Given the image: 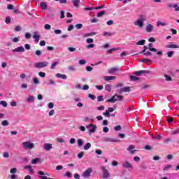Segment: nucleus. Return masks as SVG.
<instances>
[{
    "mask_svg": "<svg viewBox=\"0 0 179 179\" xmlns=\"http://www.w3.org/2000/svg\"><path fill=\"white\" fill-rule=\"evenodd\" d=\"M146 20V15H140L139 18L134 22V26H138L140 29L143 27L144 22Z\"/></svg>",
    "mask_w": 179,
    "mask_h": 179,
    "instance_id": "obj_1",
    "label": "nucleus"
},
{
    "mask_svg": "<svg viewBox=\"0 0 179 179\" xmlns=\"http://www.w3.org/2000/svg\"><path fill=\"white\" fill-rule=\"evenodd\" d=\"M122 96L115 94L110 99H107L106 103H115V101H122Z\"/></svg>",
    "mask_w": 179,
    "mask_h": 179,
    "instance_id": "obj_2",
    "label": "nucleus"
},
{
    "mask_svg": "<svg viewBox=\"0 0 179 179\" xmlns=\"http://www.w3.org/2000/svg\"><path fill=\"white\" fill-rule=\"evenodd\" d=\"M48 64L49 63L47 61L39 62L34 64V68H36L37 69H41V68H47Z\"/></svg>",
    "mask_w": 179,
    "mask_h": 179,
    "instance_id": "obj_3",
    "label": "nucleus"
},
{
    "mask_svg": "<svg viewBox=\"0 0 179 179\" xmlns=\"http://www.w3.org/2000/svg\"><path fill=\"white\" fill-rule=\"evenodd\" d=\"M87 129H89L90 134H94L97 129V126L96 124H90L86 126Z\"/></svg>",
    "mask_w": 179,
    "mask_h": 179,
    "instance_id": "obj_4",
    "label": "nucleus"
},
{
    "mask_svg": "<svg viewBox=\"0 0 179 179\" xmlns=\"http://www.w3.org/2000/svg\"><path fill=\"white\" fill-rule=\"evenodd\" d=\"M101 170L103 171V178L104 179L110 178V172H108V170H107L106 166H102Z\"/></svg>",
    "mask_w": 179,
    "mask_h": 179,
    "instance_id": "obj_5",
    "label": "nucleus"
},
{
    "mask_svg": "<svg viewBox=\"0 0 179 179\" xmlns=\"http://www.w3.org/2000/svg\"><path fill=\"white\" fill-rule=\"evenodd\" d=\"M93 171V170L92 169V168H89L87 170H85V171H84L83 173V177L84 178H89L90 177V174H92V172Z\"/></svg>",
    "mask_w": 179,
    "mask_h": 179,
    "instance_id": "obj_6",
    "label": "nucleus"
},
{
    "mask_svg": "<svg viewBox=\"0 0 179 179\" xmlns=\"http://www.w3.org/2000/svg\"><path fill=\"white\" fill-rule=\"evenodd\" d=\"M38 178L40 179H54V178H47V176H49L48 173H44V171H39L38 172Z\"/></svg>",
    "mask_w": 179,
    "mask_h": 179,
    "instance_id": "obj_7",
    "label": "nucleus"
},
{
    "mask_svg": "<svg viewBox=\"0 0 179 179\" xmlns=\"http://www.w3.org/2000/svg\"><path fill=\"white\" fill-rule=\"evenodd\" d=\"M22 145L24 148V149H33V146H34V144L31 143L30 142H23Z\"/></svg>",
    "mask_w": 179,
    "mask_h": 179,
    "instance_id": "obj_8",
    "label": "nucleus"
},
{
    "mask_svg": "<svg viewBox=\"0 0 179 179\" xmlns=\"http://www.w3.org/2000/svg\"><path fill=\"white\" fill-rule=\"evenodd\" d=\"M115 89H120V90H129V87H124L122 83H117L115 85Z\"/></svg>",
    "mask_w": 179,
    "mask_h": 179,
    "instance_id": "obj_9",
    "label": "nucleus"
},
{
    "mask_svg": "<svg viewBox=\"0 0 179 179\" xmlns=\"http://www.w3.org/2000/svg\"><path fill=\"white\" fill-rule=\"evenodd\" d=\"M122 166L124 169H130L131 170L134 169L132 164L129 163L128 161L124 162Z\"/></svg>",
    "mask_w": 179,
    "mask_h": 179,
    "instance_id": "obj_10",
    "label": "nucleus"
},
{
    "mask_svg": "<svg viewBox=\"0 0 179 179\" xmlns=\"http://www.w3.org/2000/svg\"><path fill=\"white\" fill-rule=\"evenodd\" d=\"M120 71H121V69L118 68V67H113L111 69H110L108 72V73H110V75H114V73H115V72H120Z\"/></svg>",
    "mask_w": 179,
    "mask_h": 179,
    "instance_id": "obj_11",
    "label": "nucleus"
},
{
    "mask_svg": "<svg viewBox=\"0 0 179 179\" xmlns=\"http://www.w3.org/2000/svg\"><path fill=\"white\" fill-rule=\"evenodd\" d=\"M150 73V72L149 71L142 70V71H135L134 73V75H136L137 76H141V75H143V73L148 74V73Z\"/></svg>",
    "mask_w": 179,
    "mask_h": 179,
    "instance_id": "obj_12",
    "label": "nucleus"
},
{
    "mask_svg": "<svg viewBox=\"0 0 179 179\" xmlns=\"http://www.w3.org/2000/svg\"><path fill=\"white\" fill-rule=\"evenodd\" d=\"M103 142H120V140L117 138H113L110 137H105L103 138Z\"/></svg>",
    "mask_w": 179,
    "mask_h": 179,
    "instance_id": "obj_13",
    "label": "nucleus"
},
{
    "mask_svg": "<svg viewBox=\"0 0 179 179\" xmlns=\"http://www.w3.org/2000/svg\"><path fill=\"white\" fill-rule=\"evenodd\" d=\"M56 78L58 79H63L64 80H66V79H68V76H66V75L61 74L59 73L56 74Z\"/></svg>",
    "mask_w": 179,
    "mask_h": 179,
    "instance_id": "obj_14",
    "label": "nucleus"
},
{
    "mask_svg": "<svg viewBox=\"0 0 179 179\" xmlns=\"http://www.w3.org/2000/svg\"><path fill=\"white\" fill-rule=\"evenodd\" d=\"M24 48H23V46H20L14 50H12V52H24Z\"/></svg>",
    "mask_w": 179,
    "mask_h": 179,
    "instance_id": "obj_15",
    "label": "nucleus"
},
{
    "mask_svg": "<svg viewBox=\"0 0 179 179\" xmlns=\"http://www.w3.org/2000/svg\"><path fill=\"white\" fill-rule=\"evenodd\" d=\"M145 30L147 33H152L153 31V25L152 24H147Z\"/></svg>",
    "mask_w": 179,
    "mask_h": 179,
    "instance_id": "obj_16",
    "label": "nucleus"
},
{
    "mask_svg": "<svg viewBox=\"0 0 179 179\" xmlns=\"http://www.w3.org/2000/svg\"><path fill=\"white\" fill-rule=\"evenodd\" d=\"M165 48H179V46H178V45L173 44L172 43H171L166 45Z\"/></svg>",
    "mask_w": 179,
    "mask_h": 179,
    "instance_id": "obj_17",
    "label": "nucleus"
},
{
    "mask_svg": "<svg viewBox=\"0 0 179 179\" xmlns=\"http://www.w3.org/2000/svg\"><path fill=\"white\" fill-rule=\"evenodd\" d=\"M43 148L45 149V150L47 151L51 150L52 148V145H51L50 143H45L43 145Z\"/></svg>",
    "mask_w": 179,
    "mask_h": 179,
    "instance_id": "obj_18",
    "label": "nucleus"
},
{
    "mask_svg": "<svg viewBox=\"0 0 179 179\" xmlns=\"http://www.w3.org/2000/svg\"><path fill=\"white\" fill-rule=\"evenodd\" d=\"M169 8H174L176 12H179V6L178 4H168Z\"/></svg>",
    "mask_w": 179,
    "mask_h": 179,
    "instance_id": "obj_19",
    "label": "nucleus"
},
{
    "mask_svg": "<svg viewBox=\"0 0 179 179\" xmlns=\"http://www.w3.org/2000/svg\"><path fill=\"white\" fill-rule=\"evenodd\" d=\"M72 3L75 8H79V5H80V0H72Z\"/></svg>",
    "mask_w": 179,
    "mask_h": 179,
    "instance_id": "obj_20",
    "label": "nucleus"
},
{
    "mask_svg": "<svg viewBox=\"0 0 179 179\" xmlns=\"http://www.w3.org/2000/svg\"><path fill=\"white\" fill-rule=\"evenodd\" d=\"M146 50H148V46H144V49L142 51L143 54H144V55H152V52L146 51Z\"/></svg>",
    "mask_w": 179,
    "mask_h": 179,
    "instance_id": "obj_21",
    "label": "nucleus"
},
{
    "mask_svg": "<svg viewBox=\"0 0 179 179\" xmlns=\"http://www.w3.org/2000/svg\"><path fill=\"white\" fill-rule=\"evenodd\" d=\"M103 79L106 82H110V80H114V79H115V76H104Z\"/></svg>",
    "mask_w": 179,
    "mask_h": 179,
    "instance_id": "obj_22",
    "label": "nucleus"
},
{
    "mask_svg": "<svg viewBox=\"0 0 179 179\" xmlns=\"http://www.w3.org/2000/svg\"><path fill=\"white\" fill-rule=\"evenodd\" d=\"M33 38L35 39L36 43H38V41H40V36L37 35L36 32L34 33Z\"/></svg>",
    "mask_w": 179,
    "mask_h": 179,
    "instance_id": "obj_23",
    "label": "nucleus"
},
{
    "mask_svg": "<svg viewBox=\"0 0 179 179\" xmlns=\"http://www.w3.org/2000/svg\"><path fill=\"white\" fill-rule=\"evenodd\" d=\"M148 47H149V50L152 51V52H156V51H157V49L152 48L153 43H149Z\"/></svg>",
    "mask_w": 179,
    "mask_h": 179,
    "instance_id": "obj_24",
    "label": "nucleus"
},
{
    "mask_svg": "<svg viewBox=\"0 0 179 179\" xmlns=\"http://www.w3.org/2000/svg\"><path fill=\"white\" fill-rule=\"evenodd\" d=\"M25 170H28L31 174H33L34 173V170H33V168H31V166H24Z\"/></svg>",
    "mask_w": 179,
    "mask_h": 179,
    "instance_id": "obj_25",
    "label": "nucleus"
},
{
    "mask_svg": "<svg viewBox=\"0 0 179 179\" xmlns=\"http://www.w3.org/2000/svg\"><path fill=\"white\" fill-rule=\"evenodd\" d=\"M130 80L131 82H136V80H139V77H136L135 76H130Z\"/></svg>",
    "mask_w": 179,
    "mask_h": 179,
    "instance_id": "obj_26",
    "label": "nucleus"
},
{
    "mask_svg": "<svg viewBox=\"0 0 179 179\" xmlns=\"http://www.w3.org/2000/svg\"><path fill=\"white\" fill-rule=\"evenodd\" d=\"M41 8L43 9V10H45V9H47V3L41 2Z\"/></svg>",
    "mask_w": 179,
    "mask_h": 179,
    "instance_id": "obj_27",
    "label": "nucleus"
},
{
    "mask_svg": "<svg viewBox=\"0 0 179 179\" xmlns=\"http://www.w3.org/2000/svg\"><path fill=\"white\" fill-rule=\"evenodd\" d=\"M92 148V144L90 143H87L84 146V150H89Z\"/></svg>",
    "mask_w": 179,
    "mask_h": 179,
    "instance_id": "obj_28",
    "label": "nucleus"
},
{
    "mask_svg": "<svg viewBox=\"0 0 179 179\" xmlns=\"http://www.w3.org/2000/svg\"><path fill=\"white\" fill-rule=\"evenodd\" d=\"M58 64H59V62L58 61L53 62L50 66V69H55V67L57 65H58Z\"/></svg>",
    "mask_w": 179,
    "mask_h": 179,
    "instance_id": "obj_29",
    "label": "nucleus"
},
{
    "mask_svg": "<svg viewBox=\"0 0 179 179\" xmlns=\"http://www.w3.org/2000/svg\"><path fill=\"white\" fill-rule=\"evenodd\" d=\"M40 162H41L40 158H35V159L31 160V164H37V163H40Z\"/></svg>",
    "mask_w": 179,
    "mask_h": 179,
    "instance_id": "obj_30",
    "label": "nucleus"
},
{
    "mask_svg": "<svg viewBox=\"0 0 179 179\" xmlns=\"http://www.w3.org/2000/svg\"><path fill=\"white\" fill-rule=\"evenodd\" d=\"M27 103H31L32 101H34V96H29L27 100H26Z\"/></svg>",
    "mask_w": 179,
    "mask_h": 179,
    "instance_id": "obj_31",
    "label": "nucleus"
},
{
    "mask_svg": "<svg viewBox=\"0 0 179 179\" xmlns=\"http://www.w3.org/2000/svg\"><path fill=\"white\" fill-rule=\"evenodd\" d=\"M160 26H167V24L165 22H162L160 21L157 22V27H160Z\"/></svg>",
    "mask_w": 179,
    "mask_h": 179,
    "instance_id": "obj_32",
    "label": "nucleus"
},
{
    "mask_svg": "<svg viewBox=\"0 0 179 179\" xmlns=\"http://www.w3.org/2000/svg\"><path fill=\"white\" fill-rule=\"evenodd\" d=\"M96 32H91V33L85 34L84 35V37H90L92 36H96Z\"/></svg>",
    "mask_w": 179,
    "mask_h": 179,
    "instance_id": "obj_33",
    "label": "nucleus"
},
{
    "mask_svg": "<svg viewBox=\"0 0 179 179\" xmlns=\"http://www.w3.org/2000/svg\"><path fill=\"white\" fill-rule=\"evenodd\" d=\"M117 50H120V48H113L112 49L108 50V53L112 54L113 51H117Z\"/></svg>",
    "mask_w": 179,
    "mask_h": 179,
    "instance_id": "obj_34",
    "label": "nucleus"
},
{
    "mask_svg": "<svg viewBox=\"0 0 179 179\" xmlns=\"http://www.w3.org/2000/svg\"><path fill=\"white\" fill-rule=\"evenodd\" d=\"M105 14H106V11L104 10L100 11L99 13H97V17H101V16H103V15Z\"/></svg>",
    "mask_w": 179,
    "mask_h": 179,
    "instance_id": "obj_35",
    "label": "nucleus"
},
{
    "mask_svg": "<svg viewBox=\"0 0 179 179\" xmlns=\"http://www.w3.org/2000/svg\"><path fill=\"white\" fill-rule=\"evenodd\" d=\"M64 176V177H67L68 178H71V177H72V173L66 172Z\"/></svg>",
    "mask_w": 179,
    "mask_h": 179,
    "instance_id": "obj_36",
    "label": "nucleus"
},
{
    "mask_svg": "<svg viewBox=\"0 0 179 179\" xmlns=\"http://www.w3.org/2000/svg\"><path fill=\"white\" fill-rule=\"evenodd\" d=\"M174 54L173 51H169L166 52L167 57L169 58H171V57H173V55Z\"/></svg>",
    "mask_w": 179,
    "mask_h": 179,
    "instance_id": "obj_37",
    "label": "nucleus"
},
{
    "mask_svg": "<svg viewBox=\"0 0 179 179\" xmlns=\"http://www.w3.org/2000/svg\"><path fill=\"white\" fill-rule=\"evenodd\" d=\"M145 44V40H141L136 43L137 45H143Z\"/></svg>",
    "mask_w": 179,
    "mask_h": 179,
    "instance_id": "obj_38",
    "label": "nucleus"
},
{
    "mask_svg": "<svg viewBox=\"0 0 179 179\" xmlns=\"http://www.w3.org/2000/svg\"><path fill=\"white\" fill-rule=\"evenodd\" d=\"M114 34H115V33H110V32H104L103 33V36H108V37H110V36H114Z\"/></svg>",
    "mask_w": 179,
    "mask_h": 179,
    "instance_id": "obj_39",
    "label": "nucleus"
},
{
    "mask_svg": "<svg viewBox=\"0 0 179 179\" xmlns=\"http://www.w3.org/2000/svg\"><path fill=\"white\" fill-rule=\"evenodd\" d=\"M0 104L3 106V107H8V103L5 101H1Z\"/></svg>",
    "mask_w": 179,
    "mask_h": 179,
    "instance_id": "obj_40",
    "label": "nucleus"
},
{
    "mask_svg": "<svg viewBox=\"0 0 179 179\" xmlns=\"http://www.w3.org/2000/svg\"><path fill=\"white\" fill-rule=\"evenodd\" d=\"M1 125H3V127H8V125H9V122H8V120H3L1 122Z\"/></svg>",
    "mask_w": 179,
    "mask_h": 179,
    "instance_id": "obj_41",
    "label": "nucleus"
},
{
    "mask_svg": "<svg viewBox=\"0 0 179 179\" xmlns=\"http://www.w3.org/2000/svg\"><path fill=\"white\" fill-rule=\"evenodd\" d=\"M38 76H40V78H45V73L43 71H40L38 73Z\"/></svg>",
    "mask_w": 179,
    "mask_h": 179,
    "instance_id": "obj_42",
    "label": "nucleus"
},
{
    "mask_svg": "<svg viewBox=\"0 0 179 179\" xmlns=\"http://www.w3.org/2000/svg\"><path fill=\"white\" fill-rule=\"evenodd\" d=\"M78 148L82 147V145H83V141H82V139H78Z\"/></svg>",
    "mask_w": 179,
    "mask_h": 179,
    "instance_id": "obj_43",
    "label": "nucleus"
},
{
    "mask_svg": "<svg viewBox=\"0 0 179 179\" xmlns=\"http://www.w3.org/2000/svg\"><path fill=\"white\" fill-rule=\"evenodd\" d=\"M104 101V97L103 95L99 96L97 97V101Z\"/></svg>",
    "mask_w": 179,
    "mask_h": 179,
    "instance_id": "obj_44",
    "label": "nucleus"
},
{
    "mask_svg": "<svg viewBox=\"0 0 179 179\" xmlns=\"http://www.w3.org/2000/svg\"><path fill=\"white\" fill-rule=\"evenodd\" d=\"M105 90H111V85L107 84V85L105 86Z\"/></svg>",
    "mask_w": 179,
    "mask_h": 179,
    "instance_id": "obj_45",
    "label": "nucleus"
},
{
    "mask_svg": "<svg viewBox=\"0 0 179 179\" xmlns=\"http://www.w3.org/2000/svg\"><path fill=\"white\" fill-rule=\"evenodd\" d=\"M164 78H165V80H167V81H170L171 80V77H170L169 75L167 74H165L164 75Z\"/></svg>",
    "mask_w": 179,
    "mask_h": 179,
    "instance_id": "obj_46",
    "label": "nucleus"
},
{
    "mask_svg": "<svg viewBox=\"0 0 179 179\" xmlns=\"http://www.w3.org/2000/svg\"><path fill=\"white\" fill-rule=\"evenodd\" d=\"M152 138L153 139H157V141H160V139H162V136L161 135L155 136Z\"/></svg>",
    "mask_w": 179,
    "mask_h": 179,
    "instance_id": "obj_47",
    "label": "nucleus"
},
{
    "mask_svg": "<svg viewBox=\"0 0 179 179\" xmlns=\"http://www.w3.org/2000/svg\"><path fill=\"white\" fill-rule=\"evenodd\" d=\"M69 51H70L71 52H75V51H76V49L75 48H72V47H69L68 48Z\"/></svg>",
    "mask_w": 179,
    "mask_h": 179,
    "instance_id": "obj_48",
    "label": "nucleus"
},
{
    "mask_svg": "<svg viewBox=\"0 0 179 179\" xmlns=\"http://www.w3.org/2000/svg\"><path fill=\"white\" fill-rule=\"evenodd\" d=\"M45 30H50L51 29V25L46 24L44 26Z\"/></svg>",
    "mask_w": 179,
    "mask_h": 179,
    "instance_id": "obj_49",
    "label": "nucleus"
},
{
    "mask_svg": "<svg viewBox=\"0 0 179 179\" xmlns=\"http://www.w3.org/2000/svg\"><path fill=\"white\" fill-rule=\"evenodd\" d=\"M86 41H87V43L88 44H92V43H93L94 40H93V38H89L87 39Z\"/></svg>",
    "mask_w": 179,
    "mask_h": 179,
    "instance_id": "obj_50",
    "label": "nucleus"
},
{
    "mask_svg": "<svg viewBox=\"0 0 179 179\" xmlns=\"http://www.w3.org/2000/svg\"><path fill=\"white\" fill-rule=\"evenodd\" d=\"M3 157H5L6 159H8V157H9V152H5L3 154Z\"/></svg>",
    "mask_w": 179,
    "mask_h": 179,
    "instance_id": "obj_51",
    "label": "nucleus"
},
{
    "mask_svg": "<svg viewBox=\"0 0 179 179\" xmlns=\"http://www.w3.org/2000/svg\"><path fill=\"white\" fill-rule=\"evenodd\" d=\"M83 155H85V152H80L78 155V159H82V157H83Z\"/></svg>",
    "mask_w": 179,
    "mask_h": 179,
    "instance_id": "obj_52",
    "label": "nucleus"
},
{
    "mask_svg": "<svg viewBox=\"0 0 179 179\" xmlns=\"http://www.w3.org/2000/svg\"><path fill=\"white\" fill-rule=\"evenodd\" d=\"M79 64H80V65H85L86 61H85V59H80V60H79Z\"/></svg>",
    "mask_w": 179,
    "mask_h": 179,
    "instance_id": "obj_53",
    "label": "nucleus"
},
{
    "mask_svg": "<svg viewBox=\"0 0 179 179\" xmlns=\"http://www.w3.org/2000/svg\"><path fill=\"white\" fill-rule=\"evenodd\" d=\"M55 34H61L62 33V31L60 29H56L54 31Z\"/></svg>",
    "mask_w": 179,
    "mask_h": 179,
    "instance_id": "obj_54",
    "label": "nucleus"
},
{
    "mask_svg": "<svg viewBox=\"0 0 179 179\" xmlns=\"http://www.w3.org/2000/svg\"><path fill=\"white\" fill-rule=\"evenodd\" d=\"M179 134V129L172 131L171 135H177Z\"/></svg>",
    "mask_w": 179,
    "mask_h": 179,
    "instance_id": "obj_55",
    "label": "nucleus"
},
{
    "mask_svg": "<svg viewBox=\"0 0 179 179\" xmlns=\"http://www.w3.org/2000/svg\"><path fill=\"white\" fill-rule=\"evenodd\" d=\"M34 83H35V85H38V83H40V80H38V79L37 78H34Z\"/></svg>",
    "mask_w": 179,
    "mask_h": 179,
    "instance_id": "obj_56",
    "label": "nucleus"
},
{
    "mask_svg": "<svg viewBox=\"0 0 179 179\" xmlns=\"http://www.w3.org/2000/svg\"><path fill=\"white\" fill-rule=\"evenodd\" d=\"M16 171H17L16 168H13V169H10V173L11 174H15V173H16Z\"/></svg>",
    "mask_w": 179,
    "mask_h": 179,
    "instance_id": "obj_57",
    "label": "nucleus"
},
{
    "mask_svg": "<svg viewBox=\"0 0 179 179\" xmlns=\"http://www.w3.org/2000/svg\"><path fill=\"white\" fill-rule=\"evenodd\" d=\"M106 24H108V26H112V24H114V21L109 20L106 22Z\"/></svg>",
    "mask_w": 179,
    "mask_h": 179,
    "instance_id": "obj_58",
    "label": "nucleus"
},
{
    "mask_svg": "<svg viewBox=\"0 0 179 179\" xmlns=\"http://www.w3.org/2000/svg\"><path fill=\"white\" fill-rule=\"evenodd\" d=\"M115 131H121V125H117L114 128Z\"/></svg>",
    "mask_w": 179,
    "mask_h": 179,
    "instance_id": "obj_59",
    "label": "nucleus"
},
{
    "mask_svg": "<svg viewBox=\"0 0 179 179\" xmlns=\"http://www.w3.org/2000/svg\"><path fill=\"white\" fill-rule=\"evenodd\" d=\"M134 162H141V157L136 156L134 157Z\"/></svg>",
    "mask_w": 179,
    "mask_h": 179,
    "instance_id": "obj_60",
    "label": "nucleus"
},
{
    "mask_svg": "<svg viewBox=\"0 0 179 179\" xmlns=\"http://www.w3.org/2000/svg\"><path fill=\"white\" fill-rule=\"evenodd\" d=\"M22 30V28L20 26H16L15 27V31H20Z\"/></svg>",
    "mask_w": 179,
    "mask_h": 179,
    "instance_id": "obj_61",
    "label": "nucleus"
},
{
    "mask_svg": "<svg viewBox=\"0 0 179 179\" xmlns=\"http://www.w3.org/2000/svg\"><path fill=\"white\" fill-rule=\"evenodd\" d=\"M48 108H54V103H52V102L49 103Z\"/></svg>",
    "mask_w": 179,
    "mask_h": 179,
    "instance_id": "obj_62",
    "label": "nucleus"
},
{
    "mask_svg": "<svg viewBox=\"0 0 179 179\" xmlns=\"http://www.w3.org/2000/svg\"><path fill=\"white\" fill-rule=\"evenodd\" d=\"M83 27V24H77L76 25V29H82Z\"/></svg>",
    "mask_w": 179,
    "mask_h": 179,
    "instance_id": "obj_63",
    "label": "nucleus"
},
{
    "mask_svg": "<svg viewBox=\"0 0 179 179\" xmlns=\"http://www.w3.org/2000/svg\"><path fill=\"white\" fill-rule=\"evenodd\" d=\"M87 48H94V44L91 43L87 45Z\"/></svg>",
    "mask_w": 179,
    "mask_h": 179,
    "instance_id": "obj_64",
    "label": "nucleus"
}]
</instances>
